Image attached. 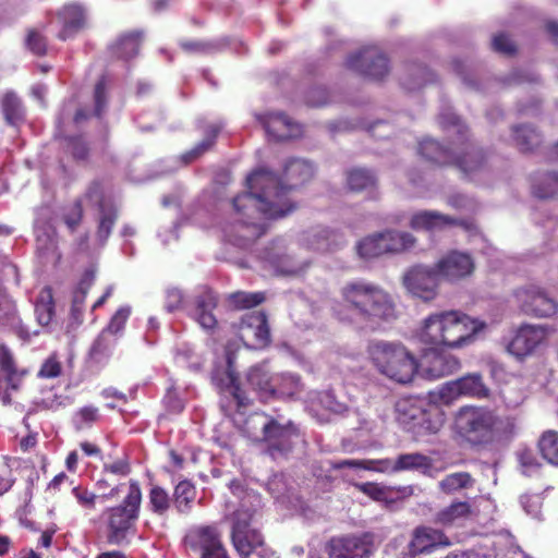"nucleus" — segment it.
<instances>
[{"label": "nucleus", "instance_id": "1", "mask_svg": "<svg viewBox=\"0 0 558 558\" xmlns=\"http://www.w3.org/2000/svg\"><path fill=\"white\" fill-rule=\"evenodd\" d=\"M314 174L313 163L301 158L286 163V183L267 170L252 172L246 179L248 191L233 198V207L241 218L226 230L229 241L247 247L267 231V226L258 221L259 216L274 220L292 214L298 204L289 197L290 192L310 182Z\"/></svg>", "mask_w": 558, "mask_h": 558}, {"label": "nucleus", "instance_id": "2", "mask_svg": "<svg viewBox=\"0 0 558 558\" xmlns=\"http://www.w3.org/2000/svg\"><path fill=\"white\" fill-rule=\"evenodd\" d=\"M339 294L340 300L335 303L332 313L340 322L375 330L398 316L392 295L374 282L348 281Z\"/></svg>", "mask_w": 558, "mask_h": 558}, {"label": "nucleus", "instance_id": "3", "mask_svg": "<svg viewBox=\"0 0 558 558\" xmlns=\"http://www.w3.org/2000/svg\"><path fill=\"white\" fill-rule=\"evenodd\" d=\"M487 324L459 310L441 311L428 315L422 325L418 339L423 344L462 349L472 344Z\"/></svg>", "mask_w": 558, "mask_h": 558}, {"label": "nucleus", "instance_id": "4", "mask_svg": "<svg viewBox=\"0 0 558 558\" xmlns=\"http://www.w3.org/2000/svg\"><path fill=\"white\" fill-rule=\"evenodd\" d=\"M509 422L486 407H462L456 414L454 427L464 442L486 448L508 434Z\"/></svg>", "mask_w": 558, "mask_h": 558}, {"label": "nucleus", "instance_id": "5", "mask_svg": "<svg viewBox=\"0 0 558 558\" xmlns=\"http://www.w3.org/2000/svg\"><path fill=\"white\" fill-rule=\"evenodd\" d=\"M371 363L377 372L399 384H409L418 369L415 356L401 343L372 341L367 347Z\"/></svg>", "mask_w": 558, "mask_h": 558}, {"label": "nucleus", "instance_id": "6", "mask_svg": "<svg viewBox=\"0 0 558 558\" xmlns=\"http://www.w3.org/2000/svg\"><path fill=\"white\" fill-rule=\"evenodd\" d=\"M142 505L140 483L130 480L128 494L118 506L107 508L104 512L106 539L109 545L125 546L136 532Z\"/></svg>", "mask_w": 558, "mask_h": 558}, {"label": "nucleus", "instance_id": "7", "mask_svg": "<svg viewBox=\"0 0 558 558\" xmlns=\"http://www.w3.org/2000/svg\"><path fill=\"white\" fill-rule=\"evenodd\" d=\"M255 511L239 508L232 514L231 542L242 558H276L259 530L252 526Z\"/></svg>", "mask_w": 558, "mask_h": 558}, {"label": "nucleus", "instance_id": "8", "mask_svg": "<svg viewBox=\"0 0 558 558\" xmlns=\"http://www.w3.org/2000/svg\"><path fill=\"white\" fill-rule=\"evenodd\" d=\"M417 398H402L396 403L398 421L410 425L412 428L422 429L428 434H435L442 425V413L437 407L429 405Z\"/></svg>", "mask_w": 558, "mask_h": 558}, {"label": "nucleus", "instance_id": "9", "mask_svg": "<svg viewBox=\"0 0 558 558\" xmlns=\"http://www.w3.org/2000/svg\"><path fill=\"white\" fill-rule=\"evenodd\" d=\"M185 545L199 558H230L222 542V535L216 524H202L189 530Z\"/></svg>", "mask_w": 558, "mask_h": 558}, {"label": "nucleus", "instance_id": "10", "mask_svg": "<svg viewBox=\"0 0 558 558\" xmlns=\"http://www.w3.org/2000/svg\"><path fill=\"white\" fill-rule=\"evenodd\" d=\"M238 345L233 341H228L225 345L226 369H216L213 373V380L219 390L230 395L236 403L238 409L246 408L251 400L241 387L239 374L235 369V353Z\"/></svg>", "mask_w": 558, "mask_h": 558}, {"label": "nucleus", "instance_id": "11", "mask_svg": "<svg viewBox=\"0 0 558 558\" xmlns=\"http://www.w3.org/2000/svg\"><path fill=\"white\" fill-rule=\"evenodd\" d=\"M262 440L266 442V453L272 459L287 456L293 448L295 439L300 437L298 426L289 421L280 424L276 418L269 417L262 425Z\"/></svg>", "mask_w": 558, "mask_h": 558}, {"label": "nucleus", "instance_id": "12", "mask_svg": "<svg viewBox=\"0 0 558 558\" xmlns=\"http://www.w3.org/2000/svg\"><path fill=\"white\" fill-rule=\"evenodd\" d=\"M439 283L440 278L434 266L415 265L402 277L407 291L424 302H430L438 295Z\"/></svg>", "mask_w": 558, "mask_h": 558}, {"label": "nucleus", "instance_id": "13", "mask_svg": "<svg viewBox=\"0 0 558 558\" xmlns=\"http://www.w3.org/2000/svg\"><path fill=\"white\" fill-rule=\"evenodd\" d=\"M345 66L375 81L383 80L390 70L388 58L376 47L362 48L351 53L345 60Z\"/></svg>", "mask_w": 558, "mask_h": 558}, {"label": "nucleus", "instance_id": "14", "mask_svg": "<svg viewBox=\"0 0 558 558\" xmlns=\"http://www.w3.org/2000/svg\"><path fill=\"white\" fill-rule=\"evenodd\" d=\"M454 145V154L451 167L457 168L464 177L470 178L486 170L488 166V154L478 146L471 136L458 142Z\"/></svg>", "mask_w": 558, "mask_h": 558}, {"label": "nucleus", "instance_id": "15", "mask_svg": "<svg viewBox=\"0 0 558 558\" xmlns=\"http://www.w3.org/2000/svg\"><path fill=\"white\" fill-rule=\"evenodd\" d=\"M238 336L246 348H267L271 342V336L266 314L253 312L244 315L238 325Z\"/></svg>", "mask_w": 558, "mask_h": 558}, {"label": "nucleus", "instance_id": "16", "mask_svg": "<svg viewBox=\"0 0 558 558\" xmlns=\"http://www.w3.org/2000/svg\"><path fill=\"white\" fill-rule=\"evenodd\" d=\"M446 347L430 345L423 350L421 355V368L428 379H439L449 376L460 368V361L448 353Z\"/></svg>", "mask_w": 558, "mask_h": 558}, {"label": "nucleus", "instance_id": "17", "mask_svg": "<svg viewBox=\"0 0 558 558\" xmlns=\"http://www.w3.org/2000/svg\"><path fill=\"white\" fill-rule=\"evenodd\" d=\"M521 311L534 317H550L558 311V303L542 288L530 284L515 291Z\"/></svg>", "mask_w": 558, "mask_h": 558}, {"label": "nucleus", "instance_id": "18", "mask_svg": "<svg viewBox=\"0 0 558 558\" xmlns=\"http://www.w3.org/2000/svg\"><path fill=\"white\" fill-rule=\"evenodd\" d=\"M549 329L542 325H521L507 345V351L518 360H524L547 339Z\"/></svg>", "mask_w": 558, "mask_h": 558}, {"label": "nucleus", "instance_id": "19", "mask_svg": "<svg viewBox=\"0 0 558 558\" xmlns=\"http://www.w3.org/2000/svg\"><path fill=\"white\" fill-rule=\"evenodd\" d=\"M449 545L450 541L441 530L422 525L415 527L412 533V538L408 545V555L414 558L421 554H428L438 547Z\"/></svg>", "mask_w": 558, "mask_h": 558}, {"label": "nucleus", "instance_id": "20", "mask_svg": "<svg viewBox=\"0 0 558 558\" xmlns=\"http://www.w3.org/2000/svg\"><path fill=\"white\" fill-rule=\"evenodd\" d=\"M372 544L365 536L332 537L327 546L328 558H368Z\"/></svg>", "mask_w": 558, "mask_h": 558}, {"label": "nucleus", "instance_id": "21", "mask_svg": "<svg viewBox=\"0 0 558 558\" xmlns=\"http://www.w3.org/2000/svg\"><path fill=\"white\" fill-rule=\"evenodd\" d=\"M459 226L465 230L474 228L473 221L457 219L435 210H422L414 214L410 220L413 230L436 231L447 227Z\"/></svg>", "mask_w": 558, "mask_h": 558}, {"label": "nucleus", "instance_id": "22", "mask_svg": "<svg viewBox=\"0 0 558 558\" xmlns=\"http://www.w3.org/2000/svg\"><path fill=\"white\" fill-rule=\"evenodd\" d=\"M439 278L454 281L470 276L474 270V263L469 254L451 252L435 264Z\"/></svg>", "mask_w": 558, "mask_h": 558}, {"label": "nucleus", "instance_id": "23", "mask_svg": "<svg viewBox=\"0 0 558 558\" xmlns=\"http://www.w3.org/2000/svg\"><path fill=\"white\" fill-rule=\"evenodd\" d=\"M417 151L423 159L436 167H451L454 145L451 140L449 146H445L437 140L426 137L418 143Z\"/></svg>", "mask_w": 558, "mask_h": 558}, {"label": "nucleus", "instance_id": "24", "mask_svg": "<svg viewBox=\"0 0 558 558\" xmlns=\"http://www.w3.org/2000/svg\"><path fill=\"white\" fill-rule=\"evenodd\" d=\"M377 472H401L407 470L429 469L432 459L420 452L402 453L392 461L391 459L377 460Z\"/></svg>", "mask_w": 558, "mask_h": 558}, {"label": "nucleus", "instance_id": "25", "mask_svg": "<svg viewBox=\"0 0 558 558\" xmlns=\"http://www.w3.org/2000/svg\"><path fill=\"white\" fill-rule=\"evenodd\" d=\"M58 20L62 24L58 38L66 40L84 28L86 23L85 10L78 4H66L58 12Z\"/></svg>", "mask_w": 558, "mask_h": 558}, {"label": "nucleus", "instance_id": "26", "mask_svg": "<svg viewBox=\"0 0 558 558\" xmlns=\"http://www.w3.org/2000/svg\"><path fill=\"white\" fill-rule=\"evenodd\" d=\"M143 40V31H128L120 34L110 45V51L116 58L128 61L138 54Z\"/></svg>", "mask_w": 558, "mask_h": 558}, {"label": "nucleus", "instance_id": "27", "mask_svg": "<svg viewBox=\"0 0 558 558\" xmlns=\"http://www.w3.org/2000/svg\"><path fill=\"white\" fill-rule=\"evenodd\" d=\"M246 381L260 401L267 402L272 399L274 375L270 374L265 363L251 366L246 373Z\"/></svg>", "mask_w": 558, "mask_h": 558}, {"label": "nucleus", "instance_id": "28", "mask_svg": "<svg viewBox=\"0 0 558 558\" xmlns=\"http://www.w3.org/2000/svg\"><path fill=\"white\" fill-rule=\"evenodd\" d=\"M259 119L267 134L276 142L287 141L299 131L298 125L292 123L284 113H270Z\"/></svg>", "mask_w": 558, "mask_h": 558}, {"label": "nucleus", "instance_id": "29", "mask_svg": "<svg viewBox=\"0 0 558 558\" xmlns=\"http://www.w3.org/2000/svg\"><path fill=\"white\" fill-rule=\"evenodd\" d=\"M218 305V296L210 289H204L195 299L196 319L204 329L213 330L217 327L218 320L214 310Z\"/></svg>", "mask_w": 558, "mask_h": 558}, {"label": "nucleus", "instance_id": "30", "mask_svg": "<svg viewBox=\"0 0 558 558\" xmlns=\"http://www.w3.org/2000/svg\"><path fill=\"white\" fill-rule=\"evenodd\" d=\"M345 183L351 192H372L377 189L378 179L372 169L354 167L345 172Z\"/></svg>", "mask_w": 558, "mask_h": 558}, {"label": "nucleus", "instance_id": "31", "mask_svg": "<svg viewBox=\"0 0 558 558\" xmlns=\"http://www.w3.org/2000/svg\"><path fill=\"white\" fill-rule=\"evenodd\" d=\"M447 386L452 396H468L476 398H484L488 396V389L485 387L480 375H466L448 383Z\"/></svg>", "mask_w": 558, "mask_h": 558}, {"label": "nucleus", "instance_id": "32", "mask_svg": "<svg viewBox=\"0 0 558 558\" xmlns=\"http://www.w3.org/2000/svg\"><path fill=\"white\" fill-rule=\"evenodd\" d=\"M471 505L468 501L456 500L440 509L434 517V523L448 527L470 518Z\"/></svg>", "mask_w": 558, "mask_h": 558}, {"label": "nucleus", "instance_id": "33", "mask_svg": "<svg viewBox=\"0 0 558 558\" xmlns=\"http://www.w3.org/2000/svg\"><path fill=\"white\" fill-rule=\"evenodd\" d=\"M94 282V274L85 271L76 288L72 293V304L70 315L74 324L80 325L83 322L85 300Z\"/></svg>", "mask_w": 558, "mask_h": 558}, {"label": "nucleus", "instance_id": "34", "mask_svg": "<svg viewBox=\"0 0 558 558\" xmlns=\"http://www.w3.org/2000/svg\"><path fill=\"white\" fill-rule=\"evenodd\" d=\"M173 504V497L170 496L169 492L165 487L158 484L150 485L148 490L147 509L153 514L160 518L167 517Z\"/></svg>", "mask_w": 558, "mask_h": 558}, {"label": "nucleus", "instance_id": "35", "mask_svg": "<svg viewBox=\"0 0 558 558\" xmlns=\"http://www.w3.org/2000/svg\"><path fill=\"white\" fill-rule=\"evenodd\" d=\"M439 124L441 129L449 134V138L452 142H460L469 136V126L452 112H442L439 116Z\"/></svg>", "mask_w": 558, "mask_h": 558}, {"label": "nucleus", "instance_id": "36", "mask_svg": "<svg viewBox=\"0 0 558 558\" xmlns=\"http://www.w3.org/2000/svg\"><path fill=\"white\" fill-rule=\"evenodd\" d=\"M0 106L8 124L17 125L24 120V109L15 93L7 92L0 99Z\"/></svg>", "mask_w": 558, "mask_h": 558}, {"label": "nucleus", "instance_id": "37", "mask_svg": "<svg viewBox=\"0 0 558 558\" xmlns=\"http://www.w3.org/2000/svg\"><path fill=\"white\" fill-rule=\"evenodd\" d=\"M220 129L211 125L206 130L205 137L195 145L192 149L181 155V160L184 165H189L201 158L205 153L209 151L216 144V140Z\"/></svg>", "mask_w": 558, "mask_h": 558}, {"label": "nucleus", "instance_id": "38", "mask_svg": "<svg viewBox=\"0 0 558 558\" xmlns=\"http://www.w3.org/2000/svg\"><path fill=\"white\" fill-rule=\"evenodd\" d=\"M475 484L474 477L469 472H454L446 475L439 483L440 492L452 495L462 489L472 488Z\"/></svg>", "mask_w": 558, "mask_h": 558}, {"label": "nucleus", "instance_id": "39", "mask_svg": "<svg viewBox=\"0 0 558 558\" xmlns=\"http://www.w3.org/2000/svg\"><path fill=\"white\" fill-rule=\"evenodd\" d=\"M356 248L363 258H375L388 253L383 232L364 238Z\"/></svg>", "mask_w": 558, "mask_h": 558}, {"label": "nucleus", "instance_id": "40", "mask_svg": "<svg viewBox=\"0 0 558 558\" xmlns=\"http://www.w3.org/2000/svg\"><path fill=\"white\" fill-rule=\"evenodd\" d=\"M195 497L196 487L189 480H183L179 482L178 485L174 487L173 501L177 510L181 513H185L191 509L192 502L194 501Z\"/></svg>", "mask_w": 558, "mask_h": 558}, {"label": "nucleus", "instance_id": "41", "mask_svg": "<svg viewBox=\"0 0 558 558\" xmlns=\"http://www.w3.org/2000/svg\"><path fill=\"white\" fill-rule=\"evenodd\" d=\"M355 487L373 500L386 504L393 502L396 499L395 495L400 492V489L373 482L356 483Z\"/></svg>", "mask_w": 558, "mask_h": 558}, {"label": "nucleus", "instance_id": "42", "mask_svg": "<svg viewBox=\"0 0 558 558\" xmlns=\"http://www.w3.org/2000/svg\"><path fill=\"white\" fill-rule=\"evenodd\" d=\"M388 253H401L415 245L416 239L409 232L387 230L384 231Z\"/></svg>", "mask_w": 558, "mask_h": 558}, {"label": "nucleus", "instance_id": "43", "mask_svg": "<svg viewBox=\"0 0 558 558\" xmlns=\"http://www.w3.org/2000/svg\"><path fill=\"white\" fill-rule=\"evenodd\" d=\"M300 378L289 374H275L272 390V399H281L292 397L299 391Z\"/></svg>", "mask_w": 558, "mask_h": 558}, {"label": "nucleus", "instance_id": "44", "mask_svg": "<svg viewBox=\"0 0 558 558\" xmlns=\"http://www.w3.org/2000/svg\"><path fill=\"white\" fill-rule=\"evenodd\" d=\"M266 300L264 292L236 291L228 295L227 301L234 310H250Z\"/></svg>", "mask_w": 558, "mask_h": 558}, {"label": "nucleus", "instance_id": "45", "mask_svg": "<svg viewBox=\"0 0 558 558\" xmlns=\"http://www.w3.org/2000/svg\"><path fill=\"white\" fill-rule=\"evenodd\" d=\"M513 140L523 153L532 151L541 143V135L527 125H518L512 129Z\"/></svg>", "mask_w": 558, "mask_h": 558}, {"label": "nucleus", "instance_id": "46", "mask_svg": "<svg viewBox=\"0 0 558 558\" xmlns=\"http://www.w3.org/2000/svg\"><path fill=\"white\" fill-rule=\"evenodd\" d=\"M35 314L39 325L48 326L54 315V302L50 288H46L35 304Z\"/></svg>", "mask_w": 558, "mask_h": 558}, {"label": "nucleus", "instance_id": "47", "mask_svg": "<svg viewBox=\"0 0 558 558\" xmlns=\"http://www.w3.org/2000/svg\"><path fill=\"white\" fill-rule=\"evenodd\" d=\"M538 449L549 464L558 466V432H544L538 440Z\"/></svg>", "mask_w": 558, "mask_h": 558}, {"label": "nucleus", "instance_id": "48", "mask_svg": "<svg viewBox=\"0 0 558 558\" xmlns=\"http://www.w3.org/2000/svg\"><path fill=\"white\" fill-rule=\"evenodd\" d=\"M99 219L97 227V238L105 242L111 234V231L118 219V209L114 204H109L108 207L99 209Z\"/></svg>", "mask_w": 558, "mask_h": 558}, {"label": "nucleus", "instance_id": "49", "mask_svg": "<svg viewBox=\"0 0 558 558\" xmlns=\"http://www.w3.org/2000/svg\"><path fill=\"white\" fill-rule=\"evenodd\" d=\"M410 80H403L402 85L409 90H414L427 83L434 82V73L425 65H412L409 69Z\"/></svg>", "mask_w": 558, "mask_h": 558}, {"label": "nucleus", "instance_id": "50", "mask_svg": "<svg viewBox=\"0 0 558 558\" xmlns=\"http://www.w3.org/2000/svg\"><path fill=\"white\" fill-rule=\"evenodd\" d=\"M65 151L71 155L73 160L82 162L88 159L90 147L82 135L68 136L65 137Z\"/></svg>", "mask_w": 558, "mask_h": 558}, {"label": "nucleus", "instance_id": "51", "mask_svg": "<svg viewBox=\"0 0 558 558\" xmlns=\"http://www.w3.org/2000/svg\"><path fill=\"white\" fill-rule=\"evenodd\" d=\"M100 418L99 409L94 405H85L73 415V424L77 430L86 429Z\"/></svg>", "mask_w": 558, "mask_h": 558}, {"label": "nucleus", "instance_id": "52", "mask_svg": "<svg viewBox=\"0 0 558 558\" xmlns=\"http://www.w3.org/2000/svg\"><path fill=\"white\" fill-rule=\"evenodd\" d=\"M88 203L94 204L97 209L108 207L109 204H113L106 197L102 183L99 180H93L83 196Z\"/></svg>", "mask_w": 558, "mask_h": 558}, {"label": "nucleus", "instance_id": "53", "mask_svg": "<svg viewBox=\"0 0 558 558\" xmlns=\"http://www.w3.org/2000/svg\"><path fill=\"white\" fill-rule=\"evenodd\" d=\"M0 369L5 374L8 384L16 389L17 385L14 381L17 377V367L11 351L4 345L0 347Z\"/></svg>", "mask_w": 558, "mask_h": 558}, {"label": "nucleus", "instance_id": "54", "mask_svg": "<svg viewBox=\"0 0 558 558\" xmlns=\"http://www.w3.org/2000/svg\"><path fill=\"white\" fill-rule=\"evenodd\" d=\"M84 217V208H83V199L76 198L73 204L66 208L63 214V222L70 230V232H75L80 225L83 221Z\"/></svg>", "mask_w": 558, "mask_h": 558}, {"label": "nucleus", "instance_id": "55", "mask_svg": "<svg viewBox=\"0 0 558 558\" xmlns=\"http://www.w3.org/2000/svg\"><path fill=\"white\" fill-rule=\"evenodd\" d=\"M108 105L107 78L101 76L94 87V116L101 118Z\"/></svg>", "mask_w": 558, "mask_h": 558}, {"label": "nucleus", "instance_id": "56", "mask_svg": "<svg viewBox=\"0 0 558 558\" xmlns=\"http://www.w3.org/2000/svg\"><path fill=\"white\" fill-rule=\"evenodd\" d=\"M72 495L76 499V502L85 510V511H95L97 500L99 498L94 492L89 490L86 486L77 485L72 488Z\"/></svg>", "mask_w": 558, "mask_h": 558}, {"label": "nucleus", "instance_id": "57", "mask_svg": "<svg viewBox=\"0 0 558 558\" xmlns=\"http://www.w3.org/2000/svg\"><path fill=\"white\" fill-rule=\"evenodd\" d=\"M104 473L114 475L117 477H126L132 472L131 461L128 454L118 457L113 461L106 462L102 465Z\"/></svg>", "mask_w": 558, "mask_h": 558}, {"label": "nucleus", "instance_id": "58", "mask_svg": "<svg viewBox=\"0 0 558 558\" xmlns=\"http://www.w3.org/2000/svg\"><path fill=\"white\" fill-rule=\"evenodd\" d=\"M546 185L533 184V194L538 198H550L558 193V175L554 172L545 175Z\"/></svg>", "mask_w": 558, "mask_h": 558}, {"label": "nucleus", "instance_id": "59", "mask_svg": "<svg viewBox=\"0 0 558 558\" xmlns=\"http://www.w3.org/2000/svg\"><path fill=\"white\" fill-rule=\"evenodd\" d=\"M25 44L27 49L36 56L41 57L47 53V39L37 29H28Z\"/></svg>", "mask_w": 558, "mask_h": 558}, {"label": "nucleus", "instance_id": "60", "mask_svg": "<svg viewBox=\"0 0 558 558\" xmlns=\"http://www.w3.org/2000/svg\"><path fill=\"white\" fill-rule=\"evenodd\" d=\"M61 373L62 364L60 363L56 354H51L43 362L37 373V377L43 379H51L59 377Z\"/></svg>", "mask_w": 558, "mask_h": 558}, {"label": "nucleus", "instance_id": "61", "mask_svg": "<svg viewBox=\"0 0 558 558\" xmlns=\"http://www.w3.org/2000/svg\"><path fill=\"white\" fill-rule=\"evenodd\" d=\"M377 468H378L377 460L344 459V460H339V461L332 463L333 470L360 469V470L377 471Z\"/></svg>", "mask_w": 558, "mask_h": 558}, {"label": "nucleus", "instance_id": "62", "mask_svg": "<svg viewBox=\"0 0 558 558\" xmlns=\"http://www.w3.org/2000/svg\"><path fill=\"white\" fill-rule=\"evenodd\" d=\"M131 315V308L129 306L120 307L111 317L105 331L112 335H117L124 329V326Z\"/></svg>", "mask_w": 558, "mask_h": 558}, {"label": "nucleus", "instance_id": "63", "mask_svg": "<svg viewBox=\"0 0 558 558\" xmlns=\"http://www.w3.org/2000/svg\"><path fill=\"white\" fill-rule=\"evenodd\" d=\"M493 49L506 56H513L517 51L515 45L504 33L496 35L492 43Z\"/></svg>", "mask_w": 558, "mask_h": 558}, {"label": "nucleus", "instance_id": "64", "mask_svg": "<svg viewBox=\"0 0 558 558\" xmlns=\"http://www.w3.org/2000/svg\"><path fill=\"white\" fill-rule=\"evenodd\" d=\"M329 100L328 92L325 87H313L306 93L305 101L310 107L325 106Z\"/></svg>", "mask_w": 558, "mask_h": 558}]
</instances>
